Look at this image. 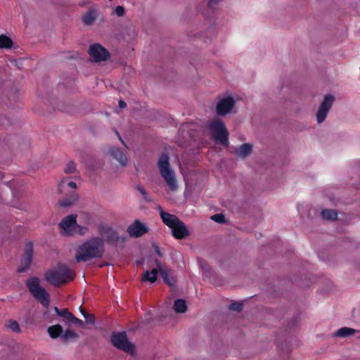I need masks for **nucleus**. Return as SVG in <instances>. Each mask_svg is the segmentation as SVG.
<instances>
[{
	"label": "nucleus",
	"instance_id": "8",
	"mask_svg": "<svg viewBox=\"0 0 360 360\" xmlns=\"http://www.w3.org/2000/svg\"><path fill=\"white\" fill-rule=\"evenodd\" d=\"M89 54L96 63L105 61L110 58L108 51L99 44L91 45L89 49Z\"/></svg>",
	"mask_w": 360,
	"mask_h": 360
},
{
	"label": "nucleus",
	"instance_id": "40",
	"mask_svg": "<svg viewBox=\"0 0 360 360\" xmlns=\"http://www.w3.org/2000/svg\"><path fill=\"white\" fill-rule=\"evenodd\" d=\"M67 185L72 189H75L77 188L76 183H75L74 181H68L67 183Z\"/></svg>",
	"mask_w": 360,
	"mask_h": 360
},
{
	"label": "nucleus",
	"instance_id": "28",
	"mask_svg": "<svg viewBox=\"0 0 360 360\" xmlns=\"http://www.w3.org/2000/svg\"><path fill=\"white\" fill-rule=\"evenodd\" d=\"M79 337L78 334L73 330H67L62 335V339L64 341H68L70 339H76Z\"/></svg>",
	"mask_w": 360,
	"mask_h": 360
},
{
	"label": "nucleus",
	"instance_id": "44",
	"mask_svg": "<svg viewBox=\"0 0 360 360\" xmlns=\"http://www.w3.org/2000/svg\"><path fill=\"white\" fill-rule=\"evenodd\" d=\"M131 225H136V226H138V225H143L141 221H139V220L136 219L133 224Z\"/></svg>",
	"mask_w": 360,
	"mask_h": 360
},
{
	"label": "nucleus",
	"instance_id": "17",
	"mask_svg": "<svg viewBox=\"0 0 360 360\" xmlns=\"http://www.w3.org/2000/svg\"><path fill=\"white\" fill-rule=\"evenodd\" d=\"M78 200V194L75 191L71 192L68 196L60 200L59 205L61 207H68L73 205Z\"/></svg>",
	"mask_w": 360,
	"mask_h": 360
},
{
	"label": "nucleus",
	"instance_id": "5",
	"mask_svg": "<svg viewBox=\"0 0 360 360\" xmlns=\"http://www.w3.org/2000/svg\"><path fill=\"white\" fill-rule=\"evenodd\" d=\"M99 233L102 236L103 243L112 246L123 247L127 236L124 234H119L112 226H100Z\"/></svg>",
	"mask_w": 360,
	"mask_h": 360
},
{
	"label": "nucleus",
	"instance_id": "26",
	"mask_svg": "<svg viewBox=\"0 0 360 360\" xmlns=\"http://www.w3.org/2000/svg\"><path fill=\"white\" fill-rule=\"evenodd\" d=\"M77 214H71L64 217L58 225H78L77 223Z\"/></svg>",
	"mask_w": 360,
	"mask_h": 360
},
{
	"label": "nucleus",
	"instance_id": "4",
	"mask_svg": "<svg viewBox=\"0 0 360 360\" xmlns=\"http://www.w3.org/2000/svg\"><path fill=\"white\" fill-rule=\"evenodd\" d=\"M26 286L37 302L44 307H49L50 295L44 288L40 286V280L37 277H30L26 281Z\"/></svg>",
	"mask_w": 360,
	"mask_h": 360
},
{
	"label": "nucleus",
	"instance_id": "6",
	"mask_svg": "<svg viewBox=\"0 0 360 360\" xmlns=\"http://www.w3.org/2000/svg\"><path fill=\"white\" fill-rule=\"evenodd\" d=\"M210 130L217 143H219L223 146H228L229 131L222 120L217 119L211 122Z\"/></svg>",
	"mask_w": 360,
	"mask_h": 360
},
{
	"label": "nucleus",
	"instance_id": "21",
	"mask_svg": "<svg viewBox=\"0 0 360 360\" xmlns=\"http://www.w3.org/2000/svg\"><path fill=\"white\" fill-rule=\"evenodd\" d=\"M158 271L159 269H153L150 271H146L143 274L142 281L154 283L157 280Z\"/></svg>",
	"mask_w": 360,
	"mask_h": 360
},
{
	"label": "nucleus",
	"instance_id": "13",
	"mask_svg": "<svg viewBox=\"0 0 360 360\" xmlns=\"http://www.w3.org/2000/svg\"><path fill=\"white\" fill-rule=\"evenodd\" d=\"M160 217L165 225H185L176 215L161 211Z\"/></svg>",
	"mask_w": 360,
	"mask_h": 360
},
{
	"label": "nucleus",
	"instance_id": "14",
	"mask_svg": "<svg viewBox=\"0 0 360 360\" xmlns=\"http://www.w3.org/2000/svg\"><path fill=\"white\" fill-rule=\"evenodd\" d=\"M109 153L113 158L117 160L122 166H125L127 165V158L120 148L115 147L110 148Z\"/></svg>",
	"mask_w": 360,
	"mask_h": 360
},
{
	"label": "nucleus",
	"instance_id": "20",
	"mask_svg": "<svg viewBox=\"0 0 360 360\" xmlns=\"http://www.w3.org/2000/svg\"><path fill=\"white\" fill-rule=\"evenodd\" d=\"M356 330L348 327H342L333 333L334 337L346 338L354 335Z\"/></svg>",
	"mask_w": 360,
	"mask_h": 360
},
{
	"label": "nucleus",
	"instance_id": "32",
	"mask_svg": "<svg viewBox=\"0 0 360 360\" xmlns=\"http://www.w3.org/2000/svg\"><path fill=\"white\" fill-rule=\"evenodd\" d=\"M210 219L218 224H223L225 222V217L221 213H218L212 215Z\"/></svg>",
	"mask_w": 360,
	"mask_h": 360
},
{
	"label": "nucleus",
	"instance_id": "31",
	"mask_svg": "<svg viewBox=\"0 0 360 360\" xmlns=\"http://www.w3.org/2000/svg\"><path fill=\"white\" fill-rule=\"evenodd\" d=\"M6 327L9 328L13 332L20 333V328L18 323L16 321L11 320L6 325Z\"/></svg>",
	"mask_w": 360,
	"mask_h": 360
},
{
	"label": "nucleus",
	"instance_id": "10",
	"mask_svg": "<svg viewBox=\"0 0 360 360\" xmlns=\"http://www.w3.org/2000/svg\"><path fill=\"white\" fill-rule=\"evenodd\" d=\"M32 255L33 244L30 241L25 244L24 257L22 259L21 264L18 269L19 273H23L27 270L32 263Z\"/></svg>",
	"mask_w": 360,
	"mask_h": 360
},
{
	"label": "nucleus",
	"instance_id": "29",
	"mask_svg": "<svg viewBox=\"0 0 360 360\" xmlns=\"http://www.w3.org/2000/svg\"><path fill=\"white\" fill-rule=\"evenodd\" d=\"M82 20L85 25H91L95 20V15L93 11H89L82 18Z\"/></svg>",
	"mask_w": 360,
	"mask_h": 360
},
{
	"label": "nucleus",
	"instance_id": "24",
	"mask_svg": "<svg viewBox=\"0 0 360 360\" xmlns=\"http://www.w3.org/2000/svg\"><path fill=\"white\" fill-rule=\"evenodd\" d=\"M54 311L59 316L64 318L68 322H70L71 319L73 318V314L68 308L60 309L57 307H55Z\"/></svg>",
	"mask_w": 360,
	"mask_h": 360
},
{
	"label": "nucleus",
	"instance_id": "3",
	"mask_svg": "<svg viewBox=\"0 0 360 360\" xmlns=\"http://www.w3.org/2000/svg\"><path fill=\"white\" fill-rule=\"evenodd\" d=\"M158 167L161 176L165 181L169 189L172 191L178 188L177 181L174 170L171 168L169 162V156L166 153H162L158 161Z\"/></svg>",
	"mask_w": 360,
	"mask_h": 360
},
{
	"label": "nucleus",
	"instance_id": "15",
	"mask_svg": "<svg viewBox=\"0 0 360 360\" xmlns=\"http://www.w3.org/2000/svg\"><path fill=\"white\" fill-rule=\"evenodd\" d=\"M172 229V236L176 239H183L189 236L187 226H169Z\"/></svg>",
	"mask_w": 360,
	"mask_h": 360
},
{
	"label": "nucleus",
	"instance_id": "2",
	"mask_svg": "<svg viewBox=\"0 0 360 360\" xmlns=\"http://www.w3.org/2000/svg\"><path fill=\"white\" fill-rule=\"evenodd\" d=\"M75 277V272L65 264H59L56 269L49 270L45 274V279L56 287L72 281Z\"/></svg>",
	"mask_w": 360,
	"mask_h": 360
},
{
	"label": "nucleus",
	"instance_id": "25",
	"mask_svg": "<svg viewBox=\"0 0 360 360\" xmlns=\"http://www.w3.org/2000/svg\"><path fill=\"white\" fill-rule=\"evenodd\" d=\"M13 41L9 37L0 34V49H8L13 46Z\"/></svg>",
	"mask_w": 360,
	"mask_h": 360
},
{
	"label": "nucleus",
	"instance_id": "23",
	"mask_svg": "<svg viewBox=\"0 0 360 360\" xmlns=\"http://www.w3.org/2000/svg\"><path fill=\"white\" fill-rule=\"evenodd\" d=\"M323 219L328 220H335L338 217V212L333 209H323L321 212Z\"/></svg>",
	"mask_w": 360,
	"mask_h": 360
},
{
	"label": "nucleus",
	"instance_id": "46",
	"mask_svg": "<svg viewBox=\"0 0 360 360\" xmlns=\"http://www.w3.org/2000/svg\"><path fill=\"white\" fill-rule=\"evenodd\" d=\"M116 134L117 135L119 136V139L121 141V142L124 145V142L123 141V140L122 139V138L120 136V134L117 131H116Z\"/></svg>",
	"mask_w": 360,
	"mask_h": 360
},
{
	"label": "nucleus",
	"instance_id": "34",
	"mask_svg": "<svg viewBox=\"0 0 360 360\" xmlns=\"http://www.w3.org/2000/svg\"><path fill=\"white\" fill-rule=\"evenodd\" d=\"M76 235L83 236L88 231V226H77Z\"/></svg>",
	"mask_w": 360,
	"mask_h": 360
},
{
	"label": "nucleus",
	"instance_id": "39",
	"mask_svg": "<svg viewBox=\"0 0 360 360\" xmlns=\"http://www.w3.org/2000/svg\"><path fill=\"white\" fill-rule=\"evenodd\" d=\"M66 184V179H63L60 184H58V191L59 192L62 191V188L64 186V185Z\"/></svg>",
	"mask_w": 360,
	"mask_h": 360
},
{
	"label": "nucleus",
	"instance_id": "33",
	"mask_svg": "<svg viewBox=\"0 0 360 360\" xmlns=\"http://www.w3.org/2000/svg\"><path fill=\"white\" fill-rule=\"evenodd\" d=\"M243 304L240 302H234L231 303L229 306L230 310L238 311V312L241 311L243 310Z\"/></svg>",
	"mask_w": 360,
	"mask_h": 360
},
{
	"label": "nucleus",
	"instance_id": "18",
	"mask_svg": "<svg viewBox=\"0 0 360 360\" xmlns=\"http://www.w3.org/2000/svg\"><path fill=\"white\" fill-rule=\"evenodd\" d=\"M252 150V146L250 143H243L236 150V154L240 157L245 158L248 156Z\"/></svg>",
	"mask_w": 360,
	"mask_h": 360
},
{
	"label": "nucleus",
	"instance_id": "42",
	"mask_svg": "<svg viewBox=\"0 0 360 360\" xmlns=\"http://www.w3.org/2000/svg\"><path fill=\"white\" fill-rule=\"evenodd\" d=\"M155 251L157 255H158L160 257H162V253L160 252V248L157 245L155 246Z\"/></svg>",
	"mask_w": 360,
	"mask_h": 360
},
{
	"label": "nucleus",
	"instance_id": "36",
	"mask_svg": "<svg viewBox=\"0 0 360 360\" xmlns=\"http://www.w3.org/2000/svg\"><path fill=\"white\" fill-rule=\"evenodd\" d=\"M219 1L220 0H207V6L210 9L214 10Z\"/></svg>",
	"mask_w": 360,
	"mask_h": 360
},
{
	"label": "nucleus",
	"instance_id": "41",
	"mask_svg": "<svg viewBox=\"0 0 360 360\" xmlns=\"http://www.w3.org/2000/svg\"><path fill=\"white\" fill-rule=\"evenodd\" d=\"M126 106H127V103H126L124 101L120 100V101H119V107H120V108H125Z\"/></svg>",
	"mask_w": 360,
	"mask_h": 360
},
{
	"label": "nucleus",
	"instance_id": "16",
	"mask_svg": "<svg viewBox=\"0 0 360 360\" xmlns=\"http://www.w3.org/2000/svg\"><path fill=\"white\" fill-rule=\"evenodd\" d=\"M149 231L148 226H128L127 232L131 237L138 238Z\"/></svg>",
	"mask_w": 360,
	"mask_h": 360
},
{
	"label": "nucleus",
	"instance_id": "30",
	"mask_svg": "<svg viewBox=\"0 0 360 360\" xmlns=\"http://www.w3.org/2000/svg\"><path fill=\"white\" fill-rule=\"evenodd\" d=\"M76 172V165L73 161H69L64 169V172L67 174H73Z\"/></svg>",
	"mask_w": 360,
	"mask_h": 360
},
{
	"label": "nucleus",
	"instance_id": "45",
	"mask_svg": "<svg viewBox=\"0 0 360 360\" xmlns=\"http://www.w3.org/2000/svg\"><path fill=\"white\" fill-rule=\"evenodd\" d=\"M88 316H90V317H91V319H87V321H88V322H93V321H94V320H93V317H92V316H91V315H90V314H88Z\"/></svg>",
	"mask_w": 360,
	"mask_h": 360
},
{
	"label": "nucleus",
	"instance_id": "7",
	"mask_svg": "<svg viewBox=\"0 0 360 360\" xmlns=\"http://www.w3.org/2000/svg\"><path fill=\"white\" fill-rule=\"evenodd\" d=\"M111 342L120 350L128 353L134 352V346L129 341L125 332L113 333L111 335Z\"/></svg>",
	"mask_w": 360,
	"mask_h": 360
},
{
	"label": "nucleus",
	"instance_id": "38",
	"mask_svg": "<svg viewBox=\"0 0 360 360\" xmlns=\"http://www.w3.org/2000/svg\"><path fill=\"white\" fill-rule=\"evenodd\" d=\"M136 189L138 191H139L141 195L145 198L146 195H147V193L146 191V190L141 186H136Z\"/></svg>",
	"mask_w": 360,
	"mask_h": 360
},
{
	"label": "nucleus",
	"instance_id": "12",
	"mask_svg": "<svg viewBox=\"0 0 360 360\" xmlns=\"http://www.w3.org/2000/svg\"><path fill=\"white\" fill-rule=\"evenodd\" d=\"M155 263L159 269V272L160 276H162L163 281L169 286H174L175 285V279L173 276L170 275V271L166 268H164L161 266V264L158 260H155Z\"/></svg>",
	"mask_w": 360,
	"mask_h": 360
},
{
	"label": "nucleus",
	"instance_id": "1",
	"mask_svg": "<svg viewBox=\"0 0 360 360\" xmlns=\"http://www.w3.org/2000/svg\"><path fill=\"white\" fill-rule=\"evenodd\" d=\"M105 252L103 240L100 237H94L84 241L79 246L75 255L77 262H86L92 259L101 258Z\"/></svg>",
	"mask_w": 360,
	"mask_h": 360
},
{
	"label": "nucleus",
	"instance_id": "9",
	"mask_svg": "<svg viewBox=\"0 0 360 360\" xmlns=\"http://www.w3.org/2000/svg\"><path fill=\"white\" fill-rule=\"evenodd\" d=\"M334 100L335 98L331 94H328L325 96L316 113V119L318 123H322L325 120L330 109L333 104Z\"/></svg>",
	"mask_w": 360,
	"mask_h": 360
},
{
	"label": "nucleus",
	"instance_id": "43",
	"mask_svg": "<svg viewBox=\"0 0 360 360\" xmlns=\"http://www.w3.org/2000/svg\"><path fill=\"white\" fill-rule=\"evenodd\" d=\"M82 215L84 216V217L86 218V219H87L86 222L89 223V217H90L89 214L86 212H84V213H82Z\"/></svg>",
	"mask_w": 360,
	"mask_h": 360
},
{
	"label": "nucleus",
	"instance_id": "11",
	"mask_svg": "<svg viewBox=\"0 0 360 360\" xmlns=\"http://www.w3.org/2000/svg\"><path fill=\"white\" fill-rule=\"evenodd\" d=\"M234 105L235 101L231 96L222 98L217 105V112L219 115L224 116L232 110Z\"/></svg>",
	"mask_w": 360,
	"mask_h": 360
},
{
	"label": "nucleus",
	"instance_id": "27",
	"mask_svg": "<svg viewBox=\"0 0 360 360\" xmlns=\"http://www.w3.org/2000/svg\"><path fill=\"white\" fill-rule=\"evenodd\" d=\"M60 233L63 236H72L76 235L77 226H60Z\"/></svg>",
	"mask_w": 360,
	"mask_h": 360
},
{
	"label": "nucleus",
	"instance_id": "35",
	"mask_svg": "<svg viewBox=\"0 0 360 360\" xmlns=\"http://www.w3.org/2000/svg\"><path fill=\"white\" fill-rule=\"evenodd\" d=\"M115 12L117 16L121 17L124 14V8L122 6H117L115 8Z\"/></svg>",
	"mask_w": 360,
	"mask_h": 360
},
{
	"label": "nucleus",
	"instance_id": "19",
	"mask_svg": "<svg viewBox=\"0 0 360 360\" xmlns=\"http://www.w3.org/2000/svg\"><path fill=\"white\" fill-rule=\"evenodd\" d=\"M48 333L53 339H56L60 336L62 337L63 328L60 324H56L48 328Z\"/></svg>",
	"mask_w": 360,
	"mask_h": 360
},
{
	"label": "nucleus",
	"instance_id": "37",
	"mask_svg": "<svg viewBox=\"0 0 360 360\" xmlns=\"http://www.w3.org/2000/svg\"><path fill=\"white\" fill-rule=\"evenodd\" d=\"M69 323H73L75 324L78 325L79 326H84L83 321L79 319H78V318H76L74 315H73V318L71 319V321Z\"/></svg>",
	"mask_w": 360,
	"mask_h": 360
},
{
	"label": "nucleus",
	"instance_id": "22",
	"mask_svg": "<svg viewBox=\"0 0 360 360\" xmlns=\"http://www.w3.org/2000/svg\"><path fill=\"white\" fill-rule=\"evenodd\" d=\"M173 308L176 313H184L187 310V305L184 300L177 299L174 301Z\"/></svg>",
	"mask_w": 360,
	"mask_h": 360
}]
</instances>
